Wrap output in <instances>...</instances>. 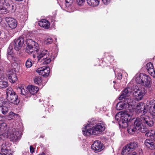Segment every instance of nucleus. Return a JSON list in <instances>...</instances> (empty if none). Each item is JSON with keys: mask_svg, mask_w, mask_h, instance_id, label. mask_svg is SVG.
<instances>
[{"mask_svg": "<svg viewBox=\"0 0 155 155\" xmlns=\"http://www.w3.org/2000/svg\"><path fill=\"white\" fill-rule=\"evenodd\" d=\"M27 46L25 51L29 54H37L33 55L34 58H36L37 62L41 64H47L51 60L49 56V51L46 50H38V44L31 39H28L26 41Z\"/></svg>", "mask_w": 155, "mask_h": 155, "instance_id": "f257e3e1", "label": "nucleus"}, {"mask_svg": "<svg viewBox=\"0 0 155 155\" xmlns=\"http://www.w3.org/2000/svg\"><path fill=\"white\" fill-rule=\"evenodd\" d=\"M19 130L14 128H10L6 123L0 124V140H4L8 138L11 141H16L18 138Z\"/></svg>", "mask_w": 155, "mask_h": 155, "instance_id": "f03ea898", "label": "nucleus"}, {"mask_svg": "<svg viewBox=\"0 0 155 155\" xmlns=\"http://www.w3.org/2000/svg\"><path fill=\"white\" fill-rule=\"evenodd\" d=\"M153 123L149 117L145 114L142 115L139 118L137 119L133 125L137 130L145 132L147 129V125L151 126Z\"/></svg>", "mask_w": 155, "mask_h": 155, "instance_id": "7ed1b4c3", "label": "nucleus"}, {"mask_svg": "<svg viewBox=\"0 0 155 155\" xmlns=\"http://www.w3.org/2000/svg\"><path fill=\"white\" fill-rule=\"evenodd\" d=\"M89 124H87L84 128H82L83 134L86 135H98L101 132L105 130V126L104 124L98 123L93 126L91 128H87Z\"/></svg>", "mask_w": 155, "mask_h": 155, "instance_id": "20e7f679", "label": "nucleus"}, {"mask_svg": "<svg viewBox=\"0 0 155 155\" xmlns=\"http://www.w3.org/2000/svg\"><path fill=\"white\" fill-rule=\"evenodd\" d=\"M132 115V114L127 111L121 114L118 113L115 115V118L117 120L120 118L119 124L121 127L125 128L128 126V122L131 119Z\"/></svg>", "mask_w": 155, "mask_h": 155, "instance_id": "39448f33", "label": "nucleus"}, {"mask_svg": "<svg viewBox=\"0 0 155 155\" xmlns=\"http://www.w3.org/2000/svg\"><path fill=\"white\" fill-rule=\"evenodd\" d=\"M6 98L8 101L14 104H19L20 101L18 96L11 88L9 87L6 89Z\"/></svg>", "mask_w": 155, "mask_h": 155, "instance_id": "423d86ee", "label": "nucleus"}, {"mask_svg": "<svg viewBox=\"0 0 155 155\" xmlns=\"http://www.w3.org/2000/svg\"><path fill=\"white\" fill-rule=\"evenodd\" d=\"M133 99L131 98H124L123 101L117 104L116 108L117 110H121L127 107V106L129 107L130 105H133Z\"/></svg>", "mask_w": 155, "mask_h": 155, "instance_id": "0eeeda50", "label": "nucleus"}, {"mask_svg": "<svg viewBox=\"0 0 155 155\" xmlns=\"http://www.w3.org/2000/svg\"><path fill=\"white\" fill-rule=\"evenodd\" d=\"M134 94L137 101L141 100L145 94V89L142 87L135 85L133 87Z\"/></svg>", "mask_w": 155, "mask_h": 155, "instance_id": "6e6552de", "label": "nucleus"}, {"mask_svg": "<svg viewBox=\"0 0 155 155\" xmlns=\"http://www.w3.org/2000/svg\"><path fill=\"white\" fill-rule=\"evenodd\" d=\"M145 107L147 112H149L153 117L155 116V100L147 101Z\"/></svg>", "mask_w": 155, "mask_h": 155, "instance_id": "1a4fd4ad", "label": "nucleus"}, {"mask_svg": "<svg viewBox=\"0 0 155 155\" xmlns=\"http://www.w3.org/2000/svg\"><path fill=\"white\" fill-rule=\"evenodd\" d=\"M142 85L146 88H150L151 87V80L150 76L146 74L142 75Z\"/></svg>", "mask_w": 155, "mask_h": 155, "instance_id": "9d476101", "label": "nucleus"}, {"mask_svg": "<svg viewBox=\"0 0 155 155\" xmlns=\"http://www.w3.org/2000/svg\"><path fill=\"white\" fill-rule=\"evenodd\" d=\"M24 38L19 37L17 39H15L14 42V48L16 51L20 50L24 43Z\"/></svg>", "mask_w": 155, "mask_h": 155, "instance_id": "9b49d317", "label": "nucleus"}, {"mask_svg": "<svg viewBox=\"0 0 155 155\" xmlns=\"http://www.w3.org/2000/svg\"><path fill=\"white\" fill-rule=\"evenodd\" d=\"M91 148L94 152L97 153L102 150L104 149V147L100 141L96 140L92 145Z\"/></svg>", "mask_w": 155, "mask_h": 155, "instance_id": "f8f14e48", "label": "nucleus"}, {"mask_svg": "<svg viewBox=\"0 0 155 155\" xmlns=\"http://www.w3.org/2000/svg\"><path fill=\"white\" fill-rule=\"evenodd\" d=\"M36 71L40 75L47 77L49 75L50 73V68L48 67L45 66L38 68Z\"/></svg>", "mask_w": 155, "mask_h": 155, "instance_id": "ddd939ff", "label": "nucleus"}, {"mask_svg": "<svg viewBox=\"0 0 155 155\" xmlns=\"http://www.w3.org/2000/svg\"><path fill=\"white\" fill-rule=\"evenodd\" d=\"M132 91V90L131 88L129 87H127L124 89L123 91L118 98V99L120 100L124 99V98H130V97H127L131 94Z\"/></svg>", "mask_w": 155, "mask_h": 155, "instance_id": "4468645a", "label": "nucleus"}, {"mask_svg": "<svg viewBox=\"0 0 155 155\" xmlns=\"http://www.w3.org/2000/svg\"><path fill=\"white\" fill-rule=\"evenodd\" d=\"M5 20L11 28L14 29L17 27V22L15 19L12 18L7 17L5 18Z\"/></svg>", "mask_w": 155, "mask_h": 155, "instance_id": "2eb2a0df", "label": "nucleus"}, {"mask_svg": "<svg viewBox=\"0 0 155 155\" xmlns=\"http://www.w3.org/2000/svg\"><path fill=\"white\" fill-rule=\"evenodd\" d=\"M135 110L137 114L140 113L142 111H143L144 114L147 112L145 105L142 102L140 103L137 104Z\"/></svg>", "mask_w": 155, "mask_h": 155, "instance_id": "dca6fc26", "label": "nucleus"}, {"mask_svg": "<svg viewBox=\"0 0 155 155\" xmlns=\"http://www.w3.org/2000/svg\"><path fill=\"white\" fill-rule=\"evenodd\" d=\"M1 150L4 155H12V151L9 147L6 146V143H4L2 144Z\"/></svg>", "mask_w": 155, "mask_h": 155, "instance_id": "f3484780", "label": "nucleus"}, {"mask_svg": "<svg viewBox=\"0 0 155 155\" xmlns=\"http://www.w3.org/2000/svg\"><path fill=\"white\" fill-rule=\"evenodd\" d=\"M146 68L148 73L153 78H155V71L154 70V67L153 64L151 62L147 63Z\"/></svg>", "mask_w": 155, "mask_h": 155, "instance_id": "a211bd4d", "label": "nucleus"}, {"mask_svg": "<svg viewBox=\"0 0 155 155\" xmlns=\"http://www.w3.org/2000/svg\"><path fill=\"white\" fill-rule=\"evenodd\" d=\"M8 77L10 81L12 83H14L17 81V77L14 71H9L8 72Z\"/></svg>", "mask_w": 155, "mask_h": 155, "instance_id": "6ab92c4d", "label": "nucleus"}, {"mask_svg": "<svg viewBox=\"0 0 155 155\" xmlns=\"http://www.w3.org/2000/svg\"><path fill=\"white\" fill-rule=\"evenodd\" d=\"M18 91L21 94L25 96V97H31L28 91V89L24 88L22 86L19 87L18 88Z\"/></svg>", "mask_w": 155, "mask_h": 155, "instance_id": "aec40b11", "label": "nucleus"}, {"mask_svg": "<svg viewBox=\"0 0 155 155\" xmlns=\"http://www.w3.org/2000/svg\"><path fill=\"white\" fill-rule=\"evenodd\" d=\"M28 89L29 94L31 96V94H35L39 90V88L33 85L28 86Z\"/></svg>", "mask_w": 155, "mask_h": 155, "instance_id": "412c9836", "label": "nucleus"}, {"mask_svg": "<svg viewBox=\"0 0 155 155\" xmlns=\"http://www.w3.org/2000/svg\"><path fill=\"white\" fill-rule=\"evenodd\" d=\"M4 75H0V89H4L8 85L7 82L4 81Z\"/></svg>", "mask_w": 155, "mask_h": 155, "instance_id": "4be33fe9", "label": "nucleus"}, {"mask_svg": "<svg viewBox=\"0 0 155 155\" xmlns=\"http://www.w3.org/2000/svg\"><path fill=\"white\" fill-rule=\"evenodd\" d=\"M38 24L40 26L45 29L48 28L50 26L49 22L47 20L45 19H42L39 21Z\"/></svg>", "mask_w": 155, "mask_h": 155, "instance_id": "5701e85b", "label": "nucleus"}, {"mask_svg": "<svg viewBox=\"0 0 155 155\" xmlns=\"http://www.w3.org/2000/svg\"><path fill=\"white\" fill-rule=\"evenodd\" d=\"M88 4L91 6L95 7L97 6L99 4V0H87Z\"/></svg>", "mask_w": 155, "mask_h": 155, "instance_id": "b1692460", "label": "nucleus"}, {"mask_svg": "<svg viewBox=\"0 0 155 155\" xmlns=\"http://www.w3.org/2000/svg\"><path fill=\"white\" fill-rule=\"evenodd\" d=\"M9 104V103L7 102L5 105H3L2 107L1 111L3 114H6L8 112V109L10 107Z\"/></svg>", "mask_w": 155, "mask_h": 155, "instance_id": "393cba45", "label": "nucleus"}, {"mask_svg": "<svg viewBox=\"0 0 155 155\" xmlns=\"http://www.w3.org/2000/svg\"><path fill=\"white\" fill-rule=\"evenodd\" d=\"M142 75H144V74L141 73L137 74L134 77V78L137 83L142 84Z\"/></svg>", "mask_w": 155, "mask_h": 155, "instance_id": "a878e982", "label": "nucleus"}, {"mask_svg": "<svg viewBox=\"0 0 155 155\" xmlns=\"http://www.w3.org/2000/svg\"><path fill=\"white\" fill-rule=\"evenodd\" d=\"M137 130L133 124L128 126L127 128L128 132L130 134H134Z\"/></svg>", "mask_w": 155, "mask_h": 155, "instance_id": "bb28decb", "label": "nucleus"}, {"mask_svg": "<svg viewBox=\"0 0 155 155\" xmlns=\"http://www.w3.org/2000/svg\"><path fill=\"white\" fill-rule=\"evenodd\" d=\"M131 150L127 146L124 147L122 150L121 153L122 155H128L130 153Z\"/></svg>", "mask_w": 155, "mask_h": 155, "instance_id": "cd10ccee", "label": "nucleus"}, {"mask_svg": "<svg viewBox=\"0 0 155 155\" xmlns=\"http://www.w3.org/2000/svg\"><path fill=\"white\" fill-rule=\"evenodd\" d=\"M126 146L132 150L134 149L137 147V142H134L130 143Z\"/></svg>", "mask_w": 155, "mask_h": 155, "instance_id": "c85d7f7f", "label": "nucleus"}, {"mask_svg": "<svg viewBox=\"0 0 155 155\" xmlns=\"http://www.w3.org/2000/svg\"><path fill=\"white\" fill-rule=\"evenodd\" d=\"M34 80L35 84H37L38 85H39L40 86L42 85V87L44 86V85L43 84H41L42 80L41 77H37L34 78Z\"/></svg>", "mask_w": 155, "mask_h": 155, "instance_id": "c756f323", "label": "nucleus"}, {"mask_svg": "<svg viewBox=\"0 0 155 155\" xmlns=\"http://www.w3.org/2000/svg\"><path fill=\"white\" fill-rule=\"evenodd\" d=\"M147 129L146 131H145V132H146L145 135L146 136L150 137H153L155 134V130H151L147 131Z\"/></svg>", "mask_w": 155, "mask_h": 155, "instance_id": "7c9ffc66", "label": "nucleus"}, {"mask_svg": "<svg viewBox=\"0 0 155 155\" xmlns=\"http://www.w3.org/2000/svg\"><path fill=\"white\" fill-rule=\"evenodd\" d=\"M8 12L7 9L4 7L0 5V14H6Z\"/></svg>", "mask_w": 155, "mask_h": 155, "instance_id": "2f4dec72", "label": "nucleus"}, {"mask_svg": "<svg viewBox=\"0 0 155 155\" xmlns=\"http://www.w3.org/2000/svg\"><path fill=\"white\" fill-rule=\"evenodd\" d=\"M32 60L30 59H28L25 62V66L27 68H30L32 66Z\"/></svg>", "mask_w": 155, "mask_h": 155, "instance_id": "473e14b6", "label": "nucleus"}, {"mask_svg": "<svg viewBox=\"0 0 155 155\" xmlns=\"http://www.w3.org/2000/svg\"><path fill=\"white\" fill-rule=\"evenodd\" d=\"M17 114L12 112H10L8 114L7 116L8 119L12 120L14 119V118L15 115Z\"/></svg>", "mask_w": 155, "mask_h": 155, "instance_id": "72a5a7b5", "label": "nucleus"}, {"mask_svg": "<svg viewBox=\"0 0 155 155\" xmlns=\"http://www.w3.org/2000/svg\"><path fill=\"white\" fill-rule=\"evenodd\" d=\"M53 40L51 38H48L45 41V43L47 45H48L52 43Z\"/></svg>", "mask_w": 155, "mask_h": 155, "instance_id": "f704fd0d", "label": "nucleus"}, {"mask_svg": "<svg viewBox=\"0 0 155 155\" xmlns=\"http://www.w3.org/2000/svg\"><path fill=\"white\" fill-rule=\"evenodd\" d=\"M74 0H65V5L67 7H69L73 2Z\"/></svg>", "mask_w": 155, "mask_h": 155, "instance_id": "c9c22d12", "label": "nucleus"}, {"mask_svg": "<svg viewBox=\"0 0 155 155\" xmlns=\"http://www.w3.org/2000/svg\"><path fill=\"white\" fill-rule=\"evenodd\" d=\"M13 53V49L12 47L10 46L8 49V54L9 55H11Z\"/></svg>", "mask_w": 155, "mask_h": 155, "instance_id": "e433bc0d", "label": "nucleus"}, {"mask_svg": "<svg viewBox=\"0 0 155 155\" xmlns=\"http://www.w3.org/2000/svg\"><path fill=\"white\" fill-rule=\"evenodd\" d=\"M85 0H77L78 4L79 5H83L84 3Z\"/></svg>", "mask_w": 155, "mask_h": 155, "instance_id": "4c0bfd02", "label": "nucleus"}, {"mask_svg": "<svg viewBox=\"0 0 155 155\" xmlns=\"http://www.w3.org/2000/svg\"><path fill=\"white\" fill-rule=\"evenodd\" d=\"M30 149L31 153H33L35 151V149L32 146H30Z\"/></svg>", "mask_w": 155, "mask_h": 155, "instance_id": "58836bf2", "label": "nucleus"}, {"mask_svg": "<svg viewBox=\"0 0 155 155\" xmlns=\"http://www.w3.org/2000/svg\"><path fill=\"white\" fill-rule=\"evenodd\" d=\"M103 2L105 4H108L110 2V0H102Z\"/></svg>", "mask_w": 155, "mask_h": 155, "instance_id": "ea45409f", "label": "nucleus"}, {"mask_svg": "<svg viewBox=\"0 0 155 155\" xmlns=\"http://www.w3.org/2000/svg\"><path fill=\"white\" fill-rule=\"evenodd\" d=\"M4 102V101L0 99V107L3 105Z\"/></svg>", "mask_w": 155, "mask_h": 155, "instance_id": "a19ab883", "label": "nucleus"}, {"mask_svg": "<svg viewBox=\"0 0 155 155\" xmlns=\"http://www.w3.org/2000/svg\"><path fill=\"white\" fill-rule=\"evenodd\" d=\"M128 155H137V153L135 152H134L132 153H130Z\"/></svg>", "mask_w": 155, "mask_h": 155, "instance_id": "79ce46f5", "label": "nucleus"}, {"mask_svg": "<svg viewBox=\"0 0 155 155\" xmlns=\"http://www.w3.org/2000/svg\"><path fill=\"white\" fill-rule=\"evenodd\" d=\"M121 76H122V74H120L118 76V77L117 78L118 79L120 80L121 78Z\"/></svg>", "mask_w": 155, "mask_h": 155, "instance_id": "37998d69", "label": "nucleus"}, {"mask_svg": "<svg viewBox=\"0 0 155 155\" xmlns=\"http://www.w3.org/2000/svg\"><path fill=\"white\" fill-rule=\"evenodd\" d=\"M17 64H16V63L15 62H14V63H13L12 64V66L13 67V65H17Z\"/></svg>", "mask_w": 155, "mask_h": 155, "instance_id": "c03bdc74", "label": "nucleus"}, {"mask_svg": "<svg viewBox=\"0 0 155 155\" xmlns=\"http://www.w3.org/2000/svg\"><path fill=\"white\" fill-rule=\"evenodd\" d=\"M113 83H116V81H113Z\"/></svg>", "mask_w": 155, "mask_h": 155, "instance_id": "a18cd8bd", "label": "nucleus"}, {"mask_svg": "<svg viewBox=\"0 0 155 155\" xmlns=\"http://www.w3.org/2000/svg\"><path fill=\"white\" fill-rule=\"evenodd\" d=\"M114 88H115V89H116L115 87V85H114Z\"/></svg>", "mask_w": 155, "mask_h": 155, "instance_id": "49530a36", "label": "nucleus"}, {"mask_svg": "<svg viewBox=\"0 0 155 155\" xmlns=\"http://www.w3.org/2000/svg\"><path fill=\"white\" fill-rule=\"evenodd\" d=\"M0 155H3L2 153H0Z\"/></svg>", "mask_w": 155, "mask_h": 155, "instance_id": "de8ad7c7", "label": "nucleus"}, {"mask_svg": "<svg viewBox=\"0 0 155 155\" xmlns=\"http://www.w3.org/2000/svg\"><path fill=\"white\" fill-rule=\"evenodd\" d=\"M153 155H155V153H154Z\"/></svg>", "mask_w": 155, "mask_h": 155, "instance_id": "09e8293b", "label": "nucleus"}, {"mask_svg": "<svg viewBox=\"0 0 155 155\" xmlns=\"http://www.w3.org/2000/svg\"><path fill=\"white\" fill-rule=\"evenodd\" d=\"M0 75H3L2 74H0Z\"/></svg>", "mask_w": 155, "mask_h": 155, "instance_id": "8fccbe9b", "label": "nucleus"}]
</instances>
